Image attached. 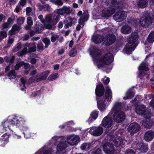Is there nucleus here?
<instances>
[{"label": "nucleus", "mask_w": 154, "mask_h": 154, "mask_svg": "<svg viewBox=\"0 0 154 154\" xmlns=\"http://www.w3.org/2000/svg\"><path fill=\"white\" fill-rule=\"evenodd\" d=\"M122 103L118 102H116L109 113V115L113 117L114 120L118 122L122 121L125 118V114L120 110L122 107Z\"/></svg>", "instance_id": "4"}, {"label": "nucleus", "mask_w": 154, "mask_h": 154, "mask_svg": "<svg viewBox=\"0 0 154 154\" xmlns=\"http://www.w3.org/2000/svg\"><path fill=\"white\" fill-rule=\"evenodd\" d=\"M12 136L15 139L20 140L22 138V137L20 135L17 134L15 133H13Z\"/></svg>", "instance_id": "51"}, {"label": "nucleus", "mask_w": 154, "mask_h": 154, "mask_svg": "<svg viewBox=\"0 0 154 154\" xmlns=\"http://www.w3.org/2000/svg\"><path fill=\"white\" fill-rule=\"evenodd\" d=\"M138 6L141 8H144L147 5V0H140L138 2Z\"/></svg>", "instance_id": "34"}, {"label": "nucleus", "mask_w": 154, "mask_h": 154, "mask_svg": "<svg viewBox=\"0 0 154 154\" xmlns=\"http://www.w3.org/2000/svg\"><path fill=\"white\" fill-rule=\"evenodd\" d=\"M9 27H10V26L9 25L8 23L7 22V23H3L2 26V29H5L8 28Z\"/></svg>", "instance_id": "58"}, {"label": "nucleus", "mask_w": 154, "mask_h": 154, "mask_svg": "<svg viewBox=\"0 0 154 154\" xmlns=\"http://www.w3.org/2000/svg\"><path fill=\"white\" fill-rule=\"evenodd\" d=\"M140 126L135 123H132L131 124L128 128V131L131 133V135L137 132L140 130Z\"/></svg>", "instance_id": "15"}, {"label": "nucleus", "mask_w": 154, "mask_h": 154, "mask_svg": "<svg viewBox=\"0 0 154 154\" xmlns=\"http://www.w3.org/2000/svg\"><path fill=\"white\" fill-rule=\"evenodd\" d=\"M36 50V46H33L32 47L30 48L29 50V51L30 52H33Z\"/></svg>", "instance_id": "63"}, {"label": "nucleus", "mask_w": 154, "mask_h": 154, "mask_svg": "<svg viewBox=\"0 0 154 154\" xmlns=\"http://www.w3.org/2000/svg\"><path fill=\"white\" fill-rule=\"evenodd\" d=\"M40 91H38L36 92H33L32 94V97H35L37 95H38L40 94Z\"/></svg>", "instance_id": "60"}, {"label": "nucleus", "mask_w": 154, "mask_h": 154, "mask_svg": "<svg viewBox=\"0 0 154 154\" xmlns=\"http://www.w3.org/2000/svg\"><path fill=\"white\" fill-rule=\"evenodd\" d=\"M154 138V132L149 131L146 132L144 135V138L146 141H151Z\"/></svg>", "instance_id": "21"}, {"label": "nucleus", "mask_w": 154, "mask_h": 154, "mask_svg": "<svg viewBox=\"0 0 154 154\" xmlns=\"http://www.w3.org/2000/svg\"><path fill=\"white\" fill-rule=\"evenodd\" d=\"M27 51V48H24L21 52H18V55L19 56H21L23 55L26 53Z\"/></svg>", "instance_id": "53"}, {"label": "nucleus", "mask_w": 154, "mask_h": 154, "mask_svg": "<svg viewBox=\"0 0 154 154\" xmlns=\"http://www.w3.org/2000/svg\"><path fill=\"white\" fill-rule=\"evenodd\" d=\"M116 37L112 34L108 35L107 38H103L102 35H93L92 41L95 43H99L103 42V44L106 45H109L112 44L115 41Z\"/></svg>", "instance_id": "6"}, {"label": "nucleus", "mask_w": 154, "mask_h": 154, "mask_svg": "<svg viewBox=\"0 0 154 154\" xmlns=\"http://www.w3.org/2000/svg\"><path fill=\"white\" fill-rule=\"evenodd\" d=\"M79 140V137L77 135H71L67 137V142H60L57 147V152L61 153L65 148L68 145H74L77 144Z\"/></svg>", "instance_id": "5"}, {"label": "nucleus", "mask_w": 154, "mask_h": 154, "mask_svg": "<svg viewBox=\"0 0 154 154\" xmlns=\"http://www.w3.org/2000/svg\"><path fill=\"white\" fill-rule=\"evenodd\" d=\"M137 148H139V149L142 152H145L147 150V146L144 145L143 143L138 144L136 145Z\"/></svg>", "instance_id": "26"}, {"label": "nucleus", "mask_w": 154, "mask_h": 154, "mask_svg": "<svg viewBox=\"0 0 154 154\" xmlns=\"http://www.w3.org/2000/svg\"><path fill=\"white\" fill-rule=\"evenodd\" d=\"M114 12V10L110 8H104L102 11V15L104 17L111 16Z\"/></svg>", "instance_id": "18"}, {"label": "nucleus", "mask_w": 154, "mask_h": 154, "mask_svg": "<svg viewBox=\"0 0 154 154\" xmlns=\"http://www.w3.org/2000/svg\"><path fill=\"white\" fill-rule=\"evenodd\" d=\"M50 1L52 3L57 4L59 5H63L61 0H50Z\"/></svg>", "instance_id": "45"}, {"label": "nucleus", "mask_w": 154, "mask_h": 154, "mask_svg": "<svg viewBox=\"0 0 154 154\" xmlns=\"http://www.w3.org/2000/svg\"><path fill=\"white\" fill-rule=\"evenodd\" d=\"M134 95V93L132 89L129 90L126 94V97L123 98L124 99H127L131 98Z\"/></svg>", "instance_id": "33"}, {"label": "nucleus", "mask_w": 154, "mask_h": 154, "mask_svg": "<svg viewBox=\"0 0 154 154\" xmlns=\"http://www.w3.org/2000/svg\"><path fill=\"white\" fill-rule=\"evenodd\" d=\"M125 154H135V153L132 150L130 149L127 150Z\"/></svg>", "instance_id": "59"}, {"label": "nucleus", "mask_w": 154, "mask_h": 154, "mask_svg": "<svg viewBox=\"0 0 154 154\" xmlns=\"http://www.w3.org/2000/svg\"><path fill=\"white\" fill-rule=\"evenodd\" d=\"M25 19V18L23 17L19 18L17 20L18 24L20 25H21L23 23Z\"/></svg>", "instance_id": "46"}, {"label": "nucleus", "mask_w": 154, "mask_h": 154, "mask_svg": "<svg viewBox=\"0 0 154 154\" xmlns=\"http://www.w3.org/2000/svg\"><path fill=\"white\" fill-rule=\"evenodd\" d=\"M71 12V8L69 7L63 6L61 9H56L55 12L58 15H63L65 14H68Z\"/></svg>", "instance_id": "16"}, {"label": "nucleus", "mask_w": 154, "mask_h": 154, "mask_svg": "<svg viewBox=\"0 0 154 154\" xmlns=\"http://www.w3.org/2000/svg\"><path fill=\"white\" fill-rule=\"evenodd\" d=\"M27 25L25 27V29L26 30L30 29L31 26L32 25L33 22L31 18L28 17L27 18Z\"/></svg>", "instance_id": "31"}, {"label": "nucleus", "mask_w": 154, "mask_h": 154, "mask_svg": "<svg viewBox=\"0 0 154 154\" xmlns=\"http://www.w3.org/2000/svg\"><path fill=\"white\" fill-rule=\"evenodd\" d=\"M147 41L151 43L154 42V32H152L149 34L147 38Z\"/></svg>", "instance_id": "35"}, {"label": "nucleus", "mask_w": 154, "mask_h": 154, "mask_svg": "<svg viewBox=\"0 0 154 154\" xmlns=\"http://www.w3.org/2000/svg\"><path fill=\"white\" fill-rule=\"evenodd\" d=\"M89 50L90 55L92 57L94 64L99 68L109 65L113 61V56L111 53L100 55L99 53V51L93 47H90Z\"/></svg>", "instance_id": "2"}, {"label": "nucleus", "mask_w": 154, "mask_h": 154, "mask_svg": "<svg viewBox=\"0 0 154 154\" xmlns=\"http://www.w3.org/2000/svg\"><path fill=\"white\" fill-rule=\"evenodd\" d=\"M102 124L104 127L106 128H110L112 126V118L111 115H109V114L103 119Z\"/></svg>", "instance_id": "14"}, {"label": "nucleus", "mask_w": 154, "mask_h": 154, "mask_svg": "<svg viewBox=\"0 0 154 154\" xmlns=\"http://www.w3.org/2000/svg\"><path fill=\"white\" fill-rule=\"evenodd\" d=\"M103 129L101 127H91L89 131L90 133L95 136L101 135L103 132Z\"/></svg>", "instance_id": "17"}, {"label": "nucleus", "mask_w": 154, "mask_h": 154, "mask_svg": "<svg viewBox=\"0 0 154 154\" xmlns=\"http://www.w3.org/2000/svg\"><path fill=\"white\" fill-rule=\"evenodd\" d=\"M26 14L27 16H30L32 14V10L29 7H27L26 9Z\"/></svg>", "instance_id": "49"}, {"label": "nucleus", "mask_w": 154, "mask_h": 154, "mask_svg": "<svg viewBox=\"0 0 154 154\" xmlns=\"http://www.w3.org/2000/svg\"><path fill=\"white\" fill-rule=\"evenodd\" d=\"M14 40L12 38H9L8 41V44L9 45H10L13 42Z\"/></svg>", "instance_id": "64"}, {"label": "nucleus", "mask_w": 154, "mask_h": 154, "mask_svg": "<svg viewBox=\"0 0 154 154\" xmlns=\"http://www.w3.org/2000/svg\"><path fill=\"white\" fill-rule=\"evenodd\" d=\"M7 33L5 31H0V41L7 37Z\"/></svg>", "instance_id": "44"}, {"label": "nucleus", "mask_w": 154, "mask_h": 154, "mask_svg": "<svg viewBox=\"0 0 154 154\" xmlns=\"http://www.w3.org/2000/svg\"><path fill=\"white\" fill-rule=\"evenodd\" d=\"M26 0H20L18 4V5L20 7H23L26 4Z\"/></svg>", "instance_id": "52"}, {"label": "nucleus", "mask_w": 154, "mask_h": 154, "mask_svg": "<svg viewBox=\"0 0 154 154\" xmlns=\"http://www.w3.org/2000/svg\"><path fill=\"white\" fill-rule=\"evenodd\" d=\"M2 130H0V140H3L4 143H6L8 142V138L10 135V133H7L5 132L3 133L2 132Z\"/></svg>", "instance_id": "20"}, {"label": "nucleus", "mask_w": 154, "mask_h": 154, "mask_svg": "<svg viewBox=\"0 0 154 154\" xmlns=\"http://www.w3.org/2000/svg\"><path fill=\"white\" fill-rule=\"evenodd\" d=\"M92 154H101V150L99 149H97L93 152Z\"/></svg>", "instance_id": "56"}, {"label": "nucleus", "mask_w": 154, "mask_h": 154, "mask_svg": "<svg viewBox=\"0 0 154 154\" xmlns=\"http://www.w3.org/2000/svg\"><path fill=\"white\" fill-rule=\"evenodd\" d=\"M14 59V56H12L11 58H8L7 57H6L5 58V60L6 62H9L10 64L6 67L5 68V71L7 72L9 70L11 69L12 70L8 74V76L9 79H14L16 78V75L14 70H13V66L11 65V63L13 62Z\"/></svg>", "instance_id": "11"}, {"label": "nucleus", "mask_w": 154, "mask_h": 154, "mask_svg": "<svg viewBox=\"0 0 154 154\" xmlns=\"http://www.w3.org/2000/svg\"><path fill=\"white\" fill-rule=\"evenodd\" d=\"M68 22L65 25V27L67 28L69 26H71L72 23H75L77 20L76 19L71 18H68Z\"/></svg>", "instance_id": "32"}, {"label": "nucleus", "mask_w": 154, "mask_h": 154, "mask_svg": "<svg viewBox=\"0 0 154 154\" xmlns=\"http://www.w3.org/2000/svg\"><path fill=\"white\" fill-rule=\"evenodd\" d=\"M43 42L45 44V47L47 48L48 46L50 44V40L47 38H45L44 39Z\"/></svg>", "instance_id": "50"}, {"label": "nucleus", "mask_w": 154, "mask_h": 154, "mask_svg": "<svg viewBox=\"0 0 154 154\" xmlns=\"http://www.w3.org/2000/svg\"><path fill=\"white\" fill-rule=\"evenodd\" d=\"M38 48L39 50H43L44 49L43 45L42 42H40L38 45Z\"/></svg>", "instance_id": "57"}, {"label": "nucleus", "mask_w": 154, "mask_h": 154, "mask_svg": "<svg viewBox=\"0 0 154 154\" xmlns=\"http://www.w3.org/2000/svg\"><path fill=\"white\" fill-rule=\"evenodd\" d=\"M37 77H38V78L39 77V75H38L36 76V77L33 76L30 78L29 81V83H32L35 82H37V81H36V80L37 79Z\"/></svg>", "instance_id": "47"}, {"label": "nucleus", "mask_w": 154, "mask_h": 154, "mask_svg": "<svg viewBox=\"0 0 154 154\" xmlns=\"http://www.w3.org/2000/svg\"><path fill=\"white\" fill-rule=\"evenodd\" d=\"M13 20L11 18H9L8 20L7 23L9 24V25L10 26H11V25L13 23Z\"/></svg>", "instance_id": "61"}, {"label": "nucleus", "mask_w": 154, "mask_h": 154, "mask_svg": "<svg viewBox=\"0 0 154 154\" xmlns=\"http://www.w3.org/2000/svg\"><path fill=\"white\" fill-rule=\"evenodd\" d=\"M105 100H97V105L99 109L101 111H103L106 109V105L105 102H108L110 101L112 98V92L110 89L107 87L106 89V92L104 96Z\"/></svg>", "instance_id": "10"}, {"label": "nucleus", "mask_w": 154, "mask_h": 154, "mask_svg": "<svg viewBox=\"0 0 154 154\" xmlns=\"http://www.w3.org/2000/svg\"><path fill=\"white\" fill-rule=\"evenodd\" d=\"M88 14L85 12H84L81 16L79 20V23L82 24L83 22L87 21L88 20Z\"/></svg>", "instance_id": "25"}, {"label": "nucleus", "mask_w": 154, "mask_h": 154, "mask_svg": "<svg viewBox=\"0 0 154 154\" xmlns=\"http://www.w3.org/2000/svg\"><path fill=\"white\" fill-rule=\"evenodd\" d=\"M76 54V51L75 49H72L69 52V55L71 57L75 56Z\"/></svg>", "instance_id": "48"}, {"label": "nucleus", "mask_w": 154, "mask_h": 154, "mask_svg": "<svg viewBox=\"0 0 154 154\" xmlns=\"http://www.w3.org/2000/svg\"><path fill=\"white\" fill-rule=\"evenodd\" d=\"M117 0H106L105 3L111 6L113 5L116 3Z\"/></svg>", "instance_id": "41"}, {"label": "nucleus", "mask_w": 154, "mask_h": 154, "mask_svg": "<svg viewBox=\"0 0 154 154\" xmlns=\"http://www.w3.org/2000/svg\"><path fill=\"white\" fill-rule=\"evenodd\" d=\"M58 77V74L55 73L50 75L48 78V79L50 81H53L56 79Z\"/></svg>", "instance_id": "40"}, {"label": "nucleus", "mask_w": 154, "mask_h": 154, "mask_svg": "<svg viewBox=\"0 0 154 154\" xmlns=\"http://www.w3.org/2000/svg\"><path fill=\"white\" fill-rule=\"evenodd\" d=\"M127 15L125 11H119L116 12L113 16L114 19L116 21L120 22L125 19Z\"/></svg>", "instance_id": "13"}, {"label": "nucleus", "mask_w": 154, "mask_h": 154, "mask_svg": "<svg viewBox=\"0 0 154 154\" xmlns=\"http://www.w3.org/2000/svg\"><path fill=\"white\" fill-rule=\"evenodd\" d=\"M131 31V28L128 25L123 26L121 29V32L125 34H127L130 33Z\"/></svg>", "instance_id": "27"}, {"label": "nucleus", "mask_w": 154, "mask_h": 154, "mask_svg": "<svg viewBox=\"0 0 154 154\" xmlns=\"http://www.w3.org/2000/svg\"><path fill=\"white\" fill-rule=\"evenodd\" d=\"M35 28L36 29V32L38 33H40L43 29L42 25H39V23H37L36 24V26Z\"/></svg>", "instance_id": "38"}, {"label": "nucleus", "mask_w": 154, "mask_h": 154, "mask_svg": "<svg viewBox=\"0 0 154 154\" xmlns=\"http://www.w3.org/2000/svg\"><path fill=\"white\" fill-rule=\"evenodd\" d=\"M40 154H52L51 152L48 150H45L44 149H42L38 152Z\"/></svg>", "instance_id": "42"}, {"label": "nucleus", "mask_w": 154, "mask_h": 154, "mask_svg": "<svg viewBox=\"0 0 154 154\" xmlns=\"http://www.w3.org/2000/svg\"><path fill=\"white\" fill-rule=\"evenodd\" d=\"M90 147V144L89 143H85L82 144L81 146V149L82 150H87Z\"/></svg>", "instance_id": "39"}, {"label": "nucleus", "mask_w": 154, "mask_h": 154, "mask_svg": "<svg viewBox=\"0 0 154 154\" xmlns=\"http://www.w3.org/2000/svg\"><path fill=\"white\" fill-rule=\"evenodd\" d=\"M98 112L93 111L91 113L90 117L87 121L89 123L96 119L98 116Z\"/></svg>", "instance_id": "23"}, {"label": "nucleus", "mask_w": 154, "mask_h": 154, "mask_svg": "<svg viewBox=\"0 0 154 154\" xmlns=\"http://www.w3.org/2000/svg\"><path fill=\"white\" fill-rule=\"evenodd\" d=\"M110 143H105L103 146V150L107 154H113L114 152V148L112 145L113 144L116 146H119L123 144V140L119 137L116 136L110 137L109 139Z\"/></svg>", "instance_id": "3"}, {"label": "nucleus", "mask_w": 154, "mask_h": 154, "mask_svg": "<svg viewBox=\"0 0 154 154\" xmlns=\"http://www.w3.org/2000/svg\"><path fill=\"white\" fill-rule=\"evenodd\" d=\"M39 9L40 10H43L45 11H48L49 10L50 8L48 5H39Z\"/></svg>", "instance_id": "37"}, {"label": "nucleus", "mask_w": 154, "mask_h": 154, "mask_svg": "<svg viewBox=\"0 0 154 154\" xmlns=\"http://www.w3.org/2000/svg\"><path fill=\"white\" fill-rule=\"evenodd\" d=\"M15 125L20 130L23 131L25 137L27 138L36 134L33 133L32 135L27 136L24 132V131H27L29 129V127L26 124L25 120L23 117H16L13 115L9 116L2 122V127L4 131L2 132L5 133L7 131V133H9V132H12Z\"/></svg>", "instance_id": "1"}, {"label": "nucleus", "mask_w": 154, "mask_h": 154, "mask_svg": "<svg viewBox=\"0 0 154 154\" xmlns=\"http://www.w3.org/2000/svg\"><path fill=\"white\" fill-rule=\"evenodd\" d=\"M23 65H24L25 69L26 70L29 67V63H24L23 62H20L16 64L15 66V69H18Z\"/></svg>", "instance_id": "28"}, {"label": "nucleus", "mask_w": 154, "mask_h": 154, "mask_svg": "<svg viewBox=\"0 0 154 154\" xmlns=\"http://www.w3.org/2000/svg\"><path fill=\"white\" fill-rule=\"evenodd\" d=\"M59 38V36L57 35H55L51 38V41L52 42H54L56 41V40Z\"/></svg>", "instance_id": "55"}, {"label": "nucleus", "mask_w": 154, "mask_h": 154, "mask_svg": "<svg viewBox=\"0 0 154 154\" xmlns=\"http://www.w3.org/2000/svg\"><path fill=\"white\" fill-rule=\"evenodd\" d=\"M38 17L44 24V26L45 28L47 29H52V26L55 25L59 21L60 19V16L58 15L55 17H53L51 15H48L46 17L45 21L42 20V18L43 17L42 15H40Z\"/></svg>", "instance_id": "9"}, {"label": "nucleus", "mask_w": 154, "mask_h": 154, "mask_svg": "<svg viewBox=\"0 0 154 154\" xmlns=\"http://www.w3.org/2000/svg\"><path fill=\"white\" fill-rule=\"evenodd\" d=\"M102 81L104 84H107L109 83V78L104 77L102 79Z\"/></svg>", "instance_id": "54"}, {"label": "nucleus", "mask_w": 154, "mask_h": 154, "mask_svg": "<svg viewBox=\"0 0 154 154\" xmlns=\"http://www.w3.org/2000/svg\"><path fill=\"white\" fill-rule=\"evenodd\" d=\"M143 125L146 128H149L152 126V123L150 122L149 119H148L146 122H143Z\"/></svg>", "instance_id": "43"}, {"label": "nucleus", "mask_w": 154, "mask_h": 154, "mask_svg": "<svg viewBox=\"0 0 154 154\" xmlns=\"http://www.w3.org/2000/svg\"><path fill=\"white\" fill-rule=\"evenodd\" d=\"M50 73V72L49 71H46L43 72L41 74L38 75L39 77L38 78L37 77L36 81L39 82L41 80H45Z\"/></svg>", "instance_id": "22"}, {"label": "nucleus", "mask_w": 154, "mask_h": 154, "mask_svg": "<svg viewBox=\"0 0 154 154\" xmlns=\"http://www.w3.org/2000/svg\"><path fill=\"white\" fill-rule=\"evenodd\" d=\"M20 29V28L19 26H17V25H14L12 27L11 30L9 32V34L10 35H13L15 34V32L18 31Z\"/></svg>", "instance_id": "30"}, {"label": "nucleus", "mask_w": 154, "mask_h": 154, "mask_svg": "<svg viewBox=\"0 0 154 154\" xmlns=\"http://www.w3.org/2000/svg\"><path fill=\"white\" fill-rule=\"evenodd\" d=\"M6 19L5 16L3 14H0V22Z\"/></svg>", "instance_id": "62"}, {"label": "nucleus", "mask_w": 154, "mask_h": 154, "mask_svg": "<svg viewBox=\"0 0 154 154\" xmlns=\"http://www.w3.org/2000/svg\"><path fill=\"white\" fill-rule=\"evenodd\" d=\"M138 38V34L136 32H134L132 33L131 37L128 39V43L124 49L126 54H129L134 51L136 46V42Z\"/></svg>", "instance_id": "7"}, {"label": "nucleus", "mask_w": 154, "mask_h": 154, "mask_svg": "<svg viewBox=\"0 0 154 154\" xmlns=\"http://www.w3.org/2000/svg\"><path fill=\"white\" fill-rule=\"evenodd\" d=\"M147 65L148 64L146 62H143L140 64L139 67V76L141 79H147L148 77V75L145 73V71L149 70L147 67Z\"/></svg>", "instance_id": "12"}, {"label": "nucleus", "mask_w": 154, "mask_h": 154, "mask_svg": "<svg viewBox=\"0 0 154 154\" xmlns=\"http://www.w3.org/2000/svg\"><path fill=\"white\" fill-rule=\"evenodd\" d=\"M23 65H24L25 69L26 70L29 67V63H24L23 62H20L16 64L15 66V69H18Z\"/></svg>", "instance_id": "29"}, {"label": "nucleus", "mask_w": 154, "mask_h": 154, "mask_svg": "<svg viewBox=\"0 0 154 154\" xmlns=\"http://www.w3.org/2000/svg\"><path fill=\"white\" fill-rule=\"evenodd\" d=\"M152 20L150 14H148L144 15L139 20L134 19L131 20L129 23L135 27L139 25L146 27L151 24Z\"/></svg>", "instance_id": "8"}, {"label": "nucleus", "mask_w": 154, "mask_h": 154, "mask_svg": "<svg viewBox=\"0 0 154 154\" xmlns=\"http://www.w3.org/2000/svg\"><path fill=\"white\" fill-rule=\"evenodd\" d=\"M21 84H20V87L21 88V90L22 91L24 90V89L26 88V85H27V83H26V79L23 78H22L21 79Z\"/></svg>", "instance_id": "36"}, {"label": "nucleus", "mask_w": 154, "mask_h": 154, "mask_svg": "<svg viewBox=\"0 0 154 154\" xmlns=\"http://www.w3.org/2000/svg\"><path fill=\"white\" fill-rule=\"evenodd\" d=\"M104 89L102 84L97 85L95 90V94L97 96H100L103 95L104 93Z\"/></svg>", "instance_id": "19"}, {"label": "nucleus", "mask_w": 154, "mask_h": 154, "mask_svg": "<svg viewBox=\"0 0 154 154\" xmlns=\"http://www.w3.org/2000/svg\"><path fill=\"white\" fill-rule=\"evenodd\" d=\"M145 106L143 105L138 106L136 108V112L140 115H142L145 111Z\"/></svg>", "instance_id": "24"}]
</instances>
